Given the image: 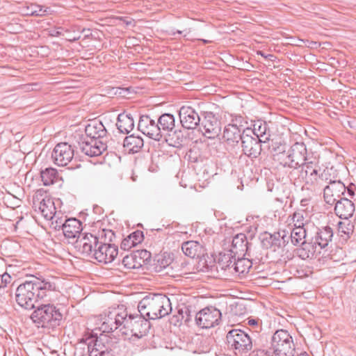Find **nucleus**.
I'll use <instances>...</instances> for the list:
<instances>
[{"label": "nucleus", "mask_w": 356, "mask_h": 356, "mask_svg": "<svg viewBox=\"0 0 356 356\" xmlns=\"http://www.w3.org/2000/svg\"><path fill=\"white\" fill-rule=\"evenodd\" d=\"M55 289V284L45 280L26 281L17 288L16 302L26 309H32L37 307L36 303L39 300L47 296L48 291Z\"/></svg>", "instance_id": "1"}, {"label": "nucleus", "mask_w": 356, "mask_h": 356, "mask_svg": "<svg viewBox=\"0 0 356 356\" xmlns=\"http://www.w3.org/2000/svg\"><path fill=\"white\" fill-rule=\"evenodd\" d=\"M133 314L128 315L123 306L109 309L102 318V323L99 329L103 332H112L120 328L121 335L124 340L131 341L134 337Z\"/></svg>", "instance_id": "2"}, {"label": "nucleus", "mask_w": 356, "mask_h": 356, "mask_svg": "<svg viewBox=\"0 0 356 356\" xmlns=\"http://www.w3.org/2000/svg\"><path fill=\"white\" fill-rule=\"evenodd\" d=\"M138 311L149 319L161 318L172 312L170 298L163 294L145 296L139 300Z\"/></svg>", "instance_id": "3"}, {"label": "nucleus", "mask_w": 356, "mask_h": 356, "mask_svg": "<svg viewBox=\"0 0 356 356\" xmlns=\"http://www.w3.org/2000/svg\"><path fill=\"white\" fill-rule=\"evenodd\" d=\"M31 318L38 327L54 328L58 326L63 315L54 305H39Z\"/></svg>", "instance_id": "4"}, {"label": "nucleus", "mask_w": 356, "mask_h": 356, "mask_svg": "<svg viewBox=\"0 0 356 356\" xmlns=\"http://www.w3.org/2000/svg\"><path fill=\"white\" fill-rule=\"evenodd\" d=\"M229 349L234 351L236 355L247 353L252 348V342L248 334L239 329H232L226 336Z\"/></svg>", "instance_id": "5"}, {"label": "nucleus", "mask_w": 356, "mask_h": 356, "mask_svg": "<svg viewBox=\"0 0 356 356\" xmlns=\"http://www.w3.org/2000/svg\"><path fill=\"white\" fill-rule=\"evenodd\" d=\"M115 348L116 343L105 334L92 337L88 343L89 356H114L113 350Z\"/></svg>", "instance_id": "6"}, {"label": "nucleus", "mask_w": 356, "mask_h": 356, "mask_svg": "<svg viewBox=\"0 0 356 356\" xmlns=\"http://www.w3.org/2000/svg\"><path fill=\"white\" fill-rule=\"evenodd\" d=\"M283 156L284 158L282 159L281 163L285 167L295 170L302 165L309 158L307 156V148L303 143H294Z\"/></svg>", "instance_id": "7"}, {"label": "nucleus", "mask_w": 356, "mask_h": 356, "mask_svg": "<svg viewBox=\"0 0 356 356\" xmlns=\"http://www.w3.org/2000/svg\"><path fill=\"white\" fill-rule=\"evenodd\" d=\"M33 204L35 209H38L45 219L54 218L56 212L54 202L42 191H38L33 195Z\"/></svg>", "instance_id": "8"}, {"label": "nucleus", "mask_w": 356, "mask_h": 356, "mask_svg": "<svg viewBox=\"0 0 356 356\" xmlns=\"http://www.w3.org/2000/svg\"><path fill=\"white\" fill-rule=\"evenodd\" d=\"M221 312L214 307H206L195 314L196 324L203 328L208 329L220 323Z\"/></svg>", "instance_id": "9"}, {"label": "nucleus", "mask_w": 356, "mask_h": 356, "mask_svg": "<svg viewBox=\"0 0 356 356\" xmlns=\"http://www.w3.org/2000/svg\"><path fill=\"white\" fill-rule=\"evenodd\" d=\"M156 271L162 272L171 277H176L181 273L177 261H175L170 253L164 252L156 257L154 264Z\"/></svg>", "instance_id": "10"}, {"label": "nucleus", "mask_w": 356, "mask_h": 356, "mask_svg": "<svg viewBox=\"0 0 356 356\" xmlns=\"http://www.w3.org/2000/svg\"><path fill=\"white\" fill-rule=\"evenodd\" d=\"M203 134L208 138H215L221 131V123L218 118L211 112H205L201 122Z\"/></svg>", "instance_id": "11"}, {"label": "nucleus", "mask_w": 356, "mask_h": 356, "mask_svg": "<svg viewBox=\"0 0 356 356\" xmlns=\"http://www.w3.org/2000/svg\"><path fill=\"white\" fill-rule=\"evenodd\" d=\"M323 188V197L325 202L330 205L334 204L346 192V186L340 181H333L331 178Z\"/></svg>", "instance_id": "12"}, {"label": "nucleus", "mask_w": 356, "mask_h": 356, "mask_svg": "<svg viewBox=\"0 0 356 356\" xmlns=\"http://www.w3.org/2000/svg\"><path fill=\"white\" fill-rule=\"evenodd\" d=\"M293 339L288 331L277 330L271 338V349L277 353L283 351H293Z\"/></svg>", "instance_id": "13"}, {"label": "nucleus", "mask_w": 356, "mask_h": 356, "mask_svg": "<svg viewBox=\"0 0 356 356\" xmlns=\"http://www.w3.org/2000/svg\"><path fill=\"white\" fill-rule=\"evenodd\" d=\"M55 164L59 166H66L74 157V149L67 143H58L51 154Z\"/></svg>", "instance_id": "14"}, {"label": "nucleus", "mask_w": 356, "mask_h": 356, "mask_svg": "<svg viewBox=\"0 0 356 356\" xmlns=\"http://www.w3.org/2000/svg\"><path fill=\"white\" fill-rule=\"evenodd\" d=\"M78 145L81 151L90 157L101 155L107 147L101 139H88L83 137L80 138Z\"/></svg>", "instance_id": "15"}, {"label": "nucleus", "mask_w": 356, "mask_h": 356, "mask_svg": "<svg viewBox=\"0 0 356 356\" xmlns=\"http://www.w3.org/2000/svg\"><path fill=\"white\" fill-rule=\"evenodd\" d=\"M265 142L262 138L252 136L250 133L243 131L241 139L243 152L249 157L257 158L261 153V143Z\"/></svg>", "instance_id": "16"}, {"label": "nucleus", "mask_w": 356, "mask_h": 356, "mask_svg": "<svg viewBox=\"0 0 356 356\" xmlns=\"http://www.w3.org/2000/svg\"><path fill=\"white\" fill-rule=\"evenodd\" d=\"M77 245L79 246L83 254L95 258V252L102 244L98 237L92 234H85L79 239L76 240Z\"/></svg>", "instance_id": "17"}, {"label": "nucleus", "mask_w": 356, "mask_h": 356, "mask_svg": "<svg viewBox=\"0 0 356 356\" xmlns=\"http://www.w3.org/2000/svg\"><path fill=\"white\" fill-rule=\"evenodd\" d=\"M138 129L143 134L153 138L155 140H159L162 138L160 134L159 127H157L156 122L149 118V115H144L140 117Z\"/></svg>", "instance_id": "18"}, {"label": "nucleus", "mask_w": 356, "mask_h": 356, "mask_svg": "<svg viewBox=\"0 0 356 356\" xmlns=\"http://www.w3.org/2000/svg\"><path fill=\"white\" fill-rule=\"evenodd\" d=\"M179 115L181 125L183 127L188 129L196 128L201 121L200 115L191 106H181L179 110Z\"/></svg>", "instance_id": "19"}, {"label": "nucleus", "mask_w": 356, "mask_h": 356, "mask_svg": "<svg viewBox=\"0 0 356 356\" xmlns=\"http://www.w3.org/2000/svg\"><path fill=\"white\" fill-rule=\"evenodd\" d=\"M118 248L114 244L102 242L95 252L94 259L103 264L111 263L117 257Z\"/></svg>", "instance_id": "20"}, {"label": "nucleus", "mask_w": 356, "mask_h": 356, "mask_svg": "<svg viewBox=\"0 0 356 356\" xmlns=\"http://www.w3.org/2000/svg\"><path fill=\"white\" fill-rule=\"evenodd\" d=\"M330 174L329 170H324L318 175L316 172L312 175H308L304 180L306 188L314 192L321 191L330 179Z\"/></svg>", "instance_id": "21"}, {"label": "nucleus", "mask_w": 356, "mask_h": 356, "mask_svg": "<svg viewBox=\"0 0 356 356\" xmlns=\"http://www.w3.org/2000/svg\"><path fill=\"white\" fill-rule=\"evenodd\" d=\"M290 238L294 245H300L306 241H313V229L308 225L306 227H289Z\"/></svg>", "instance_id": "22"}, {"label": "nucleus", "mask_w": 356, "mask_h": 356, "mask_svg": "<svg viewBox=\"0 0 356 356\" xmlns=\"http://www.w3.org/2000/svg\"><path fill=\"white\" fill-rule=\"evenodd\" d=\"M312 232L314 243L318 245L321 249L327 247L333 237V230L329 226L322 228L314 227V229H312Z\"/></svg>", "instance_id": "23"}, {"label": "nucleus", "mask_w": 356, "mask_h": 356, "mask_svg": "<svg viewBox=\"0 0 356 356\" xmlns=\"http://www.w3.org/2000/svg\"><path fill=\"white\" fill-rule=\"evenodd\" d=\"M334 204L335 213L340 218L348 220L353 216L355 212V204L351 200L343 197L341 198Z\"/></svg>", "instance_id": "24"}, {"label": "nucleus", "mask_w": 356, "mask_h": 356, "mask_svg": "<svg viewBox=\"0 0 356 356\" xmlns=\"http://www.w3.org/2000/svg\"><path fill=\"white\" fill-rule=\"evenodd\" d=\"M183 252L190 258H201L206 254L203 245L196 241H185L181 245Z\"/></svg>", "instance_id": "25"}, {"label": "nucleus", "mask_w": 356, "mask_h": 356, "mask_svg": "<svg viewBox=\"0 0 356 356\" xmlns=\"http://www.w3.org/2000/svg\"><path fill=\"white\" fill-rule=\"evenodd\" d=\"M248 250L249 243L247 241V236L245 234L239 233L234 236L230 252L234 253V257H244Z\"/></svg>", "instance_id": "26"}, {"label": "nucleus", "mask_w": 356, "mask_h": 356, "mask_svg": "<svg viewBox=\"0 0 356 356\" xmlns=\"http://www.w3.org/2000/svg\"><path fill=\"white\" fill-rule=\"evenodd\" d=\"M151 257V253L146 250H135V270H138L137 273H145L149 269Z\"/></svg>", "instance_id": "27"}, {"label": "nucleus", "mask_w": 356, "mask_h": 356, "mask_svg": "<svg viewBox=\"0 0 356 356\" xmlns=\"http://www.w3.org/2000/svg\"><path fill=\"white\" fill-rule=\"evenodd\" d=\"M86 136L85 138L88 139H100L103 138L106 133V130L100 120H94L86 127L85 129Z\"/></svg>", "instance_id": "28"}, {"label": "nucleus", "mask_w": 356, "mask_h": 356, "mask_svg": "<svg viewBox=\"0 0 356 356\" xmlns=\"http://www.w3.org/2000/svg\"><path fill=\"white\" fill-rule=\"evenodd\" d=\"M81 222L76 218H69L65 222L63 228V234L67 238L74 239L77 237L79 239L82 237L81 234Z\"/></svg>", "instance_id": "29"}, {"label": "nucleus", "mask_w": 356, "mask_h": 356, "mask_svg": "<svg viewBox=\"0 0 356 356\" xmlns=\"http://www.w3.org/2000/svg\"><path fill=\"white\" fill-rule=\"evenodd\" d=\"M243 131H242L241 129L233 125H227L224 129L222 138L227 144L234 145L241 141Z\"/></svg>", "instance_id": "30"}, {"label": "nucleus", "mask_w": 356, "mask_h": 356, "mask_svg": "<svg viewBox=\"0 0 356 356\" xmlns=\"http://www.w3.org/2000/svg\"><path fill=\"white\" fill-rule=\"evenodd\" d=\"M116 125L121 133L129 134L134 129V118L131 113L119 114Z\"/></svg>", "instance_id": "31"}, {"label": "nucleus", "mask_w": 356, "mask_h": 356, "mask_svg": "<svg viewBox=\"0 0 356 356\" xmlns=\"http://www.w3.org/2000/svg\"><path fill=\"white\" fill-rule=\"evenodd\" d=\"M305 214L304 211H298L289 216L287 219L289 227H306L308 225L310 229H314V225L305 220Z\"/></svg>", "instance_id": "32"}, {"label": "nucleus", "mask_w": 356, "mask_h": 356, "mask_svg": "<svg viewBox=\"0 0 356 356\" xmlns=\"http://www.w3.org/2000/svg\"><path fill=\"white\" fill-rule=\"evenodd\" d=\"M150 328V323L148 318L140 314L135 315V337L141 338L147 334Z\"/></svg>", "instance_id": "33"}, {"label": "nucleus", "mask_w": 356, "mask_h": 356, "mask_svg": "<svg viewBox=\"0 0 356 356\" xmlns=\"http://www.w3.org/2000/svg\"><path fill=\"white\" fill-rule=\"evenodd\" d=\"M318 159L316 157H309L307 161H305V163L300 167L301 170L299 178L305 179L308 175H312L318 172Z\"/></svg>", "instance_id": "34"}, {"label": "nucleus", "mask_w": 356, "mask_h": 356, "mask_svg": "<svg viewBox=\"0 0 356 356\" xmlns=\"http://www.w3.org/2000/svg\"><path fill=\"white\" fill-rule=\"evenodd\" d=\"M250 268V262L249 260L243 259V257H238L237 259H234L230 274L235 275H244L249 272Z\"/></svg>", "instance_id": "35"}, {"label": "nucleus", "mask_w": 356, "mask_h": 356, "mask_svg": "<svg viewBox=\"0 0 356 356\" xmlns=\"http://www.w3.org/2000/svg\"><path fill=\"white\" fill-rule=\"evenodd\" d=\"M156 124L159 127L160 134L162 135L163 131H172L175 127L174 116L170 113H164L159 118Z\"/></svg>", "instance_id": "36"}, {"label": "nucleus", "mask_w": 356, "mask_h": 356, "mask_svg": "<svg viewBox=\"0 0 356 356\" xmlns=\"http://www.w3.org/2000/svg\"><path fill=\"white\" fill-rule=\"evenodd\" d=\"M50 8L43 6L31 3L30 5L24 6L22 12L25 15H33L42 17L50 13Z\"/></svg>", "instance_id": "37"}, {"label": "nucleus", "mask_w": 356, "mask_h": 356, "mask_svg": "<svg viewBox=\"0 0 356 356\" xmlns=\"http://www.w3.org/2000/svg\"><path fill=\"white\" fill-rule=\"evenodd\" d=\"M301 247L296 250L297 255L302 259L312 258L315 253V247L313 241H306L300 244Z\"/></svg>", "instance_id": "38"}, {"label": "nucleus", "mask_w": 356, "mask_h": 356, "mask_svg": "<svg viewBox=\"0 0 356 356\" xmlns=\"http://www.w3.org/2000/svg\"><path fill=\"white\" fill-rule=\"evenodd\" d=\"M41 179L44 186H49L59 179V175L57 170L53 168H47L41 171Z\"/></svg>", "instance_id": "39"}, {"label": "nucleus", "mask_w": 356, "mask_h": 356, "mask_svg": "<svg viewBox=\"0 0 356 356\" xmlns=\"http://www.w3.org/2000/svg\"><path fill=\"white\" fill-rule=\"evenodd\" d=\"M233 252L228 251L227 252H225L223 254H220V257L218 259V266L219 267L224 270H228L230 273V270L232 268V264L234 263V259H236Z\"/></svg>", "instance_id": "40"}, {"label": "nucleus", "mask_w": 356, "mask_h": 356, "mask_svg": "<svg viewBox=\"0 0 356 356\" xmlns=\"http://www.w3.org/2000/svg\"><path fill=\"white\" fill-rule=\"evenodd\" d=\"M245 131L250 134H254L257 138H262L263 140L266 141L268 139V137L266 136L267 131V124L266 122L259 121L254 124L253 129H247Z\"/></svg>", "instance_id": "41"}, {"label": "nucleus", "mask_w": 356, "mask_h": 356, "mask_svg": "<svg viewBox=\"0 0 356 356\" xmlns=\"http://www.w3.org/2000/svg\"><path fill=\"white\" fill-rule=\"evenodd\" d=\"M186 140V137L181 131H175L173 133L168 135L166 141L168 142L169 145L171 146L180 147L183 146Z\"/></svg>", "instance_id": "42"}, {"label": "nucleus", "mask_w": 356, "mask_h": 356, "mask_svg": "<svg viewBox=\"0 0 356 356\" xmlns=\"http://www.w3.org/2000/svg\"><path fill=\"white\" fill-rule=\"evenodd\" d=\"M337 226L338 232L341 237L348 238L353 233L354 225L348 219L344 221H339Z\"/></svg>", "instance_id": "43"}, {"label": "nucleus", "mask_w": 356, "mask_h": 356, "mask_svg": "<svg viewBox=\"0 0 356 356\" xmlns=\"http://www.w3.org/2000/svg\"><path fill=\"white\" fill-rule=\"evenodd\" d=\"M51 225L55 229H62L63 231L64 225L67 222L66 216H64L60 212H56L53 218H50Z\"/></svg>", "instance_id": "44"}, {"label": "nucleus", "mask_w": 356, "mask_h": 356, "mask_svg": "<svg viewBox=\"0 0 356 356\" xmlns=\"http://www.w3.org/2000/svg\"><path fill=\"white\" fill-rule=\"evenodd\" d=\"M122 154L123 156L134 154V134L125 137L122 145Z\"/></svg>", "instance_id": "45"}, {"label": "nucleus", "mask_w": 356, "mask_h": 356, "mask_svg": "<svg viewBox=\"0 0 356 356\" xmlns=\"http://www.w3.org/2000/svg\"><path fill=\"white\" fill-rule=\"evenodd\" d=\"M124 268L127 270H131L134 268V251H130L129 253H126L123 256L122 261Z\"/></svg>", "instance_id": "46"}, {"label": "nucleus", "mask_w": 356, "mask_h": 356, "mask_svg": "<svg viewBox=\"0 0 356 356\" xmlns=\"http://www.w3.org/2000/svg\"><path fill=\"white\" fill-rule=\"evenodd\" d=\"M134 232L129 234L121 243V249L127 252V253H129L130 249L134 247Z\"/></svg>", "instance_id": "47"}, {"label": "nucleus", "mask_w": 356, "mask_h": 356, "mask_svg": "<svg viewBox=\"0 0 356 356\" xmlns=\"http://www.w3.org/2000/svg\"><path fill=\"white\" fill-rule=\"evenodd\" d=\"M178 318L177 321H184L185 323H187L190 321V311L188 307H183L178 309Z\"/></svg>", "instance_id": "48"}, {"label": "nucleus", "mask_w": 356, "mask_h": 356, "mask_svg": "<svg viewBox=\"0 0 356 356\" xmlns=\"http://www.w3.org/2000/svg\"><path fill=\"white\" fill-rule=\"evenodd\" d=\"M244 124H247V122L244 120L242 116H236L234 119L232 120V123L229 124L228 125L236 126L237 128H240L243 130L244 129Z\"/></svg>", "instance_id": "49"}, {"label": "nucleus", "mask_w": 356, "mask_h": 356, "mask_svg": "<svg viewBox=\"0 0 356 356\" xmlns=\"http://www.w3.org/2000/svg\"><path fill=\"white\" fill-rule=\"evenodd\" d=\"M10 282L11 277L8 273L0 275V289H5Z\"/></svg>", "instance_id": "50"}, {"label": "nucleus", "mask_w": 356, "mask_h": 356, "mask_svg": "<svg viewBox=\"0 0 356 356\" xmlns=\"http://www.w3.org/2000/svg\"><path fill=\"white\" fill-rule=\"evenodd\" d=\"M255 356H279V353L270 348L268 350H258Z\"/></svg>", "instance_id": "51"}, {"label": "nucleus", "mask_w": 356, "mask_h": 356, "mask_svg": "<svg viewBox=\"0 0 356 356\" xmlns=\"http://www.w3.org/2000/svg\"><path fill=\"white\" fill-rule=\"evenodd\" d=\"M144 240L143 232L140 230L135 231V247L137 243H140Z\"/></svg>", "instance_id": "52"}, {"label": "nucleus", "mask_w": 356, "mask_h": 356, "mask_svg": "<svg viewBox=\"0 0 356 356\" xmlns=\"http://www.w3.org/2000/svg\"><path fill=\"white\" fill-rule=\"evenodd\" d=\"M65 33H67V35L66 36V39L68 41L74 42L76 40H78L81 36L79 33L77 34H70L68 30H65Z\"/></svg>", "instance_id": "53"}, {"label": "nucleus", "mask_w": 356, "mask_h": 356, "mask_svg": "<svg viewBox=\"0 0 356 356\" xmlns=\"http://www.w3.org/2000/svg\"><path fill=\"white\" fill-rule=\"evenodd\" d=\"M278 234L282 238L284 243L288 241L290 238V231L286 232L285 230H280Z\"/></svg>", "instance_id": "54"}, {"label": "nucleus", "mask_w": 356, "mask_h": 356, "mask_svg": "<svg viewBox=\"0 0 356 356\" xmlns=\"http://www.w3.org/2000/svg\"><path fill=\"white\" fill-rule=\"evenodd\" d=\"M130 89H131L130 87L129 88H119L118 89V90H119L118 93L121 96H122L124 97H127V96L130 94Z\"/></svg>", "instance_id": "55"}, {"label": "nucleus", "mask_w": 356, "mask_h": 356, "mask_svg": "<svg viewBox=\"0 0 356 356\" xmlns=\"http://www.w3.org/2000/svg\"><path fill=\"white\" fill-rule=\"evenodd\" d=\"M64 32L65 31H63V29L62 28H58L56 30H54L52 31V33H51V35L52 36H60V35H64Z\"/></svg>", "instance_id": "56"}, {"label": "nucleus", "mask_w": 356, "mask_h": 356, "mask_svg": "<svg viewBox=\"0 0 356 356\" xmlns=\"http://www.w3.org/2000/svg\"><path fill=\"white\" fill-rule=\"evenodd\" d=\"M143 146V140L140 137H135V147L140 148Z\"/></svg>", "instance_id": "57"}, {"label": "nucleus", "mask_w": 356, "mask_h": 356, "mask_svg": "<svg viewBox=\"0 0 356 356\" xmlns=\"http://www.w3.org/2000/svg\"><path fill=\"white\" fill-rule=\"evenodd\" d=\"M294 275L298 277H303L307 275V273H305L303 270H298L297 269L296 270V273H294Z\"/></svg>", "instance_id": "58"}, {"label": "nucleus", "mask_w": 356, "mask_h": 356, "mask_svg": "<svg viewBox=\"0 0 356 356\" xmlns=\"http://www.w3.org/2000/svg\"><path fill=\"white\" fill-rule=\"evenodd\" d=\"M278 353L279 356H293V351H283Z\"/></svg>", "instance_id": "59"}, {"label": "nucleus", "mask_w": 356, "mask_h": 356, "mask_svg": "<svg viewBox=\"0 0 356 356\" xmlns=\"http://www.w3.org/2000/svg\"><path fill=\"white\" fill-rule=\"evenodd\" d=\"M257 324H258V321H257L255 319H250L248 321V325H250L254 326V325H257Z\"/></svg>", "instance_id": "60"}, {"label": "nucleus", "mask_w": 356, "mask_h": 356, "mask_svg": "<svg viewBox=\"0 0 356 356\" xmlns=\"http://www.w3.org/2000/svg\"><path fill=\"white\" fill-rule=\"evenodd\" d=\"M258 54H260L261 56H263L265 58H267L268 57H274V55H273V54L266 55L262 51H259Z\"/></svg>", "instance_id": "61"}, {"label": "nucleus", "mask_w": 356, "mask_h": 356, "mask_svg": "<svg viewBox=\"0 0 356 356\" xmlns=\"http://www.w3.org/2000/svg\"><path fill=\"white\" fill-rule=\"evenodd\" d=\"M140 49H141V47L138 44H135V49H134L135 52L136 51L139 52Z\"/></svg>", "instance_id": "62"}, {"label": "nucleus", "mask_w": 356, "mask_h": 356, "mask_svg": "<svg viewBox=\"0 0 356 356\" xmlns=\"http://www.w3.org/2000/svg\"><path fill=\"white\" fill-rule=\"evenodd\" d=\"M143 65V63H134V65H135V70H138V67H139V66H140V65Z\"/></svg>", "instance_id": "63"}, {"label": "nucleus", "mask_w": 356, "mask_h": 356, "mask_svg": "<svg viewBox=\"0 0 356 356\" xmlns=\"http://www.w3.org/2000/svg\"><path fill=\"white\" fill-rule=\"evenodd\" d=\"M274 58H275V56L274 57H268L267 58L270 59V60H273Z\"/></svg>", "instance_id": "64"}]
</instances>
